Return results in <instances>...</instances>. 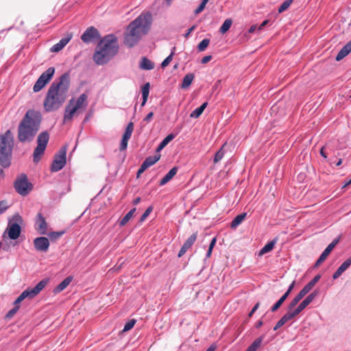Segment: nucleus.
Returning a JSON list of instances; mask_svg holds the SVG:
<instances>
[{
	"mask_svg": "<svg viewBox=\"0 0 351 351\" xmlns=\"http://www.w3.org/2000/svg\"><path fill=\"white\" fill-rule=\"evenodd\" d=\"M119 50L117 38L114 34L104 36L96 47L93 58L98 65H103L108 62Z\"/></svg>",
	"mask_w": 351,
	"mask_h": 351,
	"instance_id": "obj_3",
	"label": "nucleus"
},
{
	"mask_svg": "<svg viewBox=\"0 0 351 351\" xmlns=\"http://www.w3.org/2000/svg\"><path fill=\"white\" fill-rule=\"evenodd\" d=\"M224 156V152L222 149H219L215 155L214 162L217 163L220 161Z\"/></svg>",
	"mask_w": 351,
	"mask_h": 351,
	"instance_id": "obj_46",
	"label": "nucleus"
},
{
	"mask_svg": "<svg viewBox=\"0 0 351 351\" xmlns=\"http://www.w3.org/2000/svg\"><path fill=\"white\" fill-rule=\"evenodd\" d=\"M49 140V134L47 131L40 132L37 138V146L34 150L33 160L37 163L43 155Z\"/></svg>",
	"mask_w": 351,
	"mask_h": 351,
	"instance_id": "obj_7",
	"label": "nucleus"
},
{
	"mask_svg": "<svg viewBox=\"0 0 351 351\" xmlns=\"http://www.w3.org/2000/svg\"><path fill=\"white\" fill-rule=\"evenodd\" d=\"M178 168L174 167L160 180V185L163 186L169 182L172 178L176 174Z\"/></svg>",
	"mask_w": 351,
	"mask_h": 351,
	"instance_id": "obj_27",
	"label": "nucleus"
},
{
	"mask_svg": "<svg viewBox=\"0 0 351 351\" xmlns=\"http://www.w3.org/2000/svg\"><path fill=\"white\" fill-rule=\"evenodd\" d=\"M232 21L230 19H226L221 26L220 27L219 32L221 34H225L229 30L232 25Z\"/></svg>",
	"mask_w": 351,
	"mask_h": 351,
	"instance_id": "obj_40",
	"label": "nucleus"
},
{
	"mask_svg": "<svg viewBox=\"0 0 351 351\" xmlns=\"http://www.w3.org/2000/svg\"><path fill=\"white\" fill-rule=\"evenodd\" d=\"M317 290L313 291L310 293L293 311L291 312L294 313L296 317L300 312H302L308 304H310L315 297L318 295Z\"/></svg>",
	"mask_w": 351,
	"mask_h": 351,
	"instance_id": "obj_14",
	"label": "nucleus"
},
{
	"mask_svg": "<svg viewBox=\"0 0 351 351\" xmlns=\"http://www.w3.org/2000/svg\"><path fill=\"white\" fill-rule=\"evenodd\" d=\"M195 29V25L191 27L184 34V37L187 38L191 34V32Z\"/></svg>",
	"mask_w": 351,
	"mask_h": 351,
	"instance_id": "obj_58",
	"label": "nucleus"
},
{
	"mask_svg": "<svg viewBox=\"0 0 351 351\" xmlns=\"http://www.w3.org/2000/svg\"><path fill=\"white\" fill-rule=\"evenodd\" d=\"M154 113L152 112H149L146 117L143 119V121L148 123L150 121L151 119L153 117Z\"/></svg>",
	"mask_w": 351,
	"mask_h": 351,
	"instance_id": "obj_56",
	"label": "nucleus"
},
{
	"mask_svg": "<svg viewBox=\"0 0 351 351\" xmlns=\"http://www.w3.org/2000/svg\"><path fill=\"white\" fill-rule=\"evenodd\" d=\"M152 23V15L150 12L141 14L136 19L132 21L128 27L132 32H136L141 37L149 32Z\"/></svg>",
	"mask_w": 351,
	"mask_h": 351,
	"instance_id": "obj_6",
	"label": "nucleus"
},
{
	"mask_svg": "<svg viewBox=\"0 0 351 351\" xmlns=\"http://www.w3.org/2000/svg\"><path fill=\"white\" fill-rule=\"evenodd\" d=\"M73 280V277L69 276L64 278L60 284H58L53 289L55 293H58L65 289Z\"/></svg>",
	"mask_w": 351,
	"mask_h": 351,
	"instance_id": "obj_25",
	"label": "nucleus"
},
{
	"mask_svg": "<svg viewBox=\"0 0 351 351\" xmlns=\"http://www.w3.org/2000/svg\"><path fill=\"white\" fill-rule=\"evenodd\" d=\"M64 234V232H52L49 234V237L51 240H56Z\"/></svg>",
	"mask_w": 351,
	"mask_h": 351,
	"instance_id": "obj_50",
	"label": "nucleus"
},
{
	"mask_svg": "<svg viewBox=\"0 0 351 351\" xmlns=\"http://www.w3.org/2000/svg\"><path fill=\"white\" fill-rule=\"evenodd\" d=\"M176 137V134H173V133H171L169 134H168L161 142L158 145L157 149H156V152H160L161 150H162L167 145V144L171 141L173 139H174Z\"/></svg>",
	"mask_w": 351,
	"mask_h": 351,
	"instance_id": "obj_31",
	"label": "nucleus"
},
{
	"mask_svg": "<svg viewBox=\"0 0 351 351\" xmlns=\"http://www.w3.org/2000/svg\"><path fill=\"white\" fill-rule=\"evenodd\" d=\"M206 3H207L206 2L202 0V2L199 5V6L194 11L195 14H198L200 12H202L204 10V9L205 8Z\"/></svg>",
	"mask_w": 351,
	"mask_h": 351,
	"instance_id": "obj_51",
	"label": "nucleus"
},
{
	"mask_svg": "<svg viewBox=\"0 0 351 351\" xmlns=\"http://www.w3.org/2000/svg\"><path fill=\"white\" fill-rule=\"evenodd\" d=\"M351 265V256L346 259L332 275L334 280L337 279Z\"/></svg>",
	"mask_w": 351,
	"mask_h": 351,
	"instance_id": "obj_20",
	"label": "nucleus"
},
{
	"mask_svg": "<svg viewBox=\"0 0 351 351\" xmlns=\"http://www.w3.org/2000/svg\"><path fill=\"white\" fill-rule=\"evenodd\" d=\"M55 73V68L49 67L38 77L33 86L34 92L40 91L51 80Z\"/></svg>",
	"mask_w": 351,
	"mask_h": 351,
	"instance_id": "obj_11",
	"label": "nucleus"
},
{
	"mask_svg": "<svg viewBox=\"0 0 351 351\" xmlns=\"http://www.w3.org/2000/svg\"><path fill=\"white\" fill-rule=\"evenodd\" d=\"M74 99L69 100V104L65 107L64 114V122L71 121L73 118L75 113L79 110L73 105Z\"/></svg>",
	"mask_w": 351,
	"mask_h": 351,
	"instance_id": "obj_17",
	"label": "nucleus"
},
{
	"mask_svg": "<svg viewBox=\"0 0 351 351\" xmlns=\"http://www.w3.org/2000/svg\"><path fill=\"white\" fill-rule=\"evenodd\" d=\"M136 208H134L130 210L120 221L119 226L123 227L127 224V223L133 217Z\"/></svg>",
	"mask_w": 351,
	"mask_h": 351,
	"instance_id": "obj_34",
	"label": "nucleus"
},
{
	"mask_svg": "<svg viewBox=\"0 0 351 351\" xmlns=\"http://www.w3.org/2000/svg\"><path fill=\"white\" fill-rule=\"evenodd\" d=\"M160 158V155H154L152 156L147 157L145 160L143 162L142 165H144V167L147 169L149 167L154 165L156 162L159 160Z\"/></svg>",
	"mask_w": 351,
	"mask_h": 351,
	"instance_id": "obj_30",
	"label": "nucleus"
},
{
	"mask_svg": "<svg viewBox=\"0 0 351 351\" xmlns=\"http://www.w3.org/2000/svg\"><path fill=\"white\" fill-rule=\"evenodd\" d=\"M41 113L33 109L28 110L18 126V140L21 143L31 142L40 130Z\"/></svg>",
	"mask_w": 351,
	"mask_h": 351,
	"instance_id": "obj_2",
	"label": "nucleus"
},
{
	"mask_svg": "<svg viewBox=\"0 0 351 351\" xmlns=\"http://www.w3.org/2000/svg\"><path fill=\"white\" fill-rule=\"evenodd\" d=\"M351 51V40L349 41L342 49L339 51L336 56V60L339 61L348 56Z\"/></svg>",
	"mask_w": 351,
	"mask_h": 351,
	"instance_id": "obj_26",
	"label": "nucleus"
},
{
	"mask_svg": "<svg viewBox=\"0 0 351 351\" xmlns=\"http://www.w3.org/2000/svg\"><path fill=\"white\" fill-rule=\"evenodd\" d=\"M16 191L22 196L27 195L32 189V184L28 181L25 174L19 176L14 184Z\"/></svg>",
	"mask_w": 351,
	"mask_h": 351,
	"instance_id": "obj_8",
	"label": "nucleus"
},
{
	"mask_svg": "<svg viewBox=\"0 0 351 351\" xmlns=\"http://www.w3.org/2000/svg\"><path fill=\"white\" fill-rule=\"evenodd\" d=\"M208 105L207 102L203 103L199 107L195 109L193 111L191 112L190 117L191 118H198L204 112L205 108H206Z\"/></svg>",
	"mask_w": 351,
	"mask_h": 351,
	"instance_id": "obj_35",
	"label": "nucleus"
},
{
	"mask_svg": "<svg viewBox=\"0 0 351 351\" xmlns=\"http://www.w3.org/2000/svg\"><path fill=\"white\" fill-rule=\"evenodd\" d=\"M320 155L325 159L327 158V154L326 153L324 152V147H322V149H320Z\"/></svg>",
	"mask_w": 351,
	"mask_h": 351,
	"instance_id": "obj_60",
	"label": "nucleus"
},
{
	"mask_svg": "<svg viewBox=\"0 0 351 351\" xmlns=\"http://www.w3.org/2000/svg\"><path fill=\"white\" fill-rule=\"evenodd\" d=\"M212 59V56L210 55H208V56H204L202 60H201V63L202 64H206L207 62H208L210 60H211Z\"/></svg>",
	"mask_w": 351,
	"mask_h": 351,
	"instance_id": "obj_54",
	"label": "nucleus"
},
{
	"mask_svg": "<svg viewBox=\"0 0 351 351\" xmlns=\"http://www.w3.org/2000/svg\"><path fill=\"white\" fill-rule=\"evenodd\" d=\"M176 47H173L171 49V52L169 56H168L161 63V67L165 68L169 65V64L171 62L173 56L175 54Z\"/></svg>",
	"mask_w": 351,
	"mask_h": 351,
	"instance_id": "obj_41",
	"label": "nucleus"
},
{
	"mask_svg": "<svg viewBox=\"0 0 351 351\" xmlns=\"http://www.w3.org/2000/svg\"><path fill=\"white\" fill-rule=\"evenodd\" d=\"M129 139H130V138H128V137H125V136L122 137L121 145H120V148H119L121 151H123L127 149L128 143Z\"/></svg>",
	"mask_w": 351,
	"mask_h": 351,
	"instance_id": "obj_48",
	"label": "nucleus"
},
{
	"mask_svg": "<svg viewBox=\"0 0 351 351\" xmlns=\"http://www.w3.org/2000/svg\"><path fill=\"white\" fill-rule=\"evenodd\" d=\"M295 286V281H293L291 285L289 286V288L287 290V291L285 293V294H287V296L289 295L290 293L291 292V291L293 290V287Z\"/></svg>",
	"mask_w": 351,
	"mask_h": 351,
	"instance_id": "obj_55",
	"label": "nucleus"
},
{
	"mask_svg": "<svg viewBox=\"0 0 351 351\" xmlns=\"http://www.w3.org/2000/svg\"><path fill=\"white\" fill-rule=\"evenodd\" d=\"M70 85V77L68 73H64L50 85L43 101L46 112L58 110L64 103Z\"/></svg>",
	"mask_w": 351,
	"mask_h": 351,
	"instance_id": "obj_1",
	"label": "nucleus"
},
{
	"mask_svg": "<svg viewBox=\"0 0 351 351\" xmlns=\"http://www.w3.org/2000/svg\"><path fill=\"white\" fill-rule=\"evenodd\" d=\"M13 146V134L8 130L0 135V165L3 168L8 167L11 164Z\"/></svg>",
	"mask_w": 351,
	"mask_h": 351,
	"instance_id": "obj_4",
	"label": "nucleus"
},
{
	"mask_svg": "<svg viewBox=\"0 0 351 351\" xmlns=\"http://www.w3.org/2000/svg\"><path fill=\"white\" fill-rule=\"evenodd\" d=\"M133 130H134V124L132 122H130L128 124V125L125 130L123 136L128 137V138H130V137L132 136V133L133 132Z\"/></svg>",
	"mask_w": 351,
	"mask_h": 351,
	"instance_id": "obj_43",
	"label": "nucleus"
},
{
	"mask_svg": "<svg viewBox=\"0 0 351 351\" xmlns=\"http://www.w3.org/2000/svg\"><path fill=\"white\" fill-rule=\"evenodd\" d=\"M197 239V233L192 234L187 240L184 243L181 249L180 250L178 256L182 257L186 251L194 244L195 241Z\"/></svg>",
	"mask_w": 351,
	"mask_h": 351,
	"instance_id": "obj_18",
	"label": "nucleus"
},
{
	"mask_svg": "<svg viewBox=\"0 0 351 351\" xmlns=\"http://www.w3.org/2000/svg\"><path fill=\"white\" fill-rule=\"evenodd\" d=\"M194 75L193 73H188L186 74L182 82V88H188L192 83L193 79H194Z\"/></svg>",
	"mask_w": 351,
	"mask_h": 351,
	"instance_id": "obj_38",
	"label": "nucleus"
},
{
	"mask_svg": "<svg viewBox=\"0 0 351 351\" xmlns=\"http://www.w3.org/2000/svg\"><path fill=\"white\" fill-rule=\"evenodd\" d=\"M292 2H293V0L285 1L278 8V12L282 13V12H285L290 6V5L291 4Z\"/></svg>",
	"mask_w": 351,
	"mask_h": 351,
	"instance_id": "obj_44",
	"label": "nucleus"
},
{
	"mask_svg": "<svg viewBox=\"0 0 351 351\" xmlns=\"http://www.w3.org/2000/svg\"><path fill=\"white\" fill-rule=\"evenodd\" d=\"M100 38L99 31L93 26L88 27L82 34L81 39L85 43H90Z\"/></svg>",
	"mask_w": 351,
	"mask_h": 351,
	"instance_id": "obj_13",
	"label": "nucleus"
},
{
	"mask_svg": "<svg viewBox=\"0 0 351 351\" xmlns=\"http://www.w3.org/2000/svg\"><path fill=\"white\" fill-rule=\"evenodd\" d=\"M66 147L63 146L55 155L50 170L52 172H57L61 170L66 162Z\"/></svg>",
	"mask_w": 351,
	"mask_h": 351,
	"instance_id": "obj_9",
	"label": "nucleus"
},
{
	"mask_svg": "<svg viewBox=\"0 0 351 351\" xmlns=\"http://www.w3.org/2000/svg\"><path fill=\"white\" fill-rule=\"evenodd\" d=\"M295 317V316L294 315V313H293L291 311H287L276 323V326L274 327V330H277L278 328L285 324L288 321L293 319Z\"/></svg>",
	"mask_w": 351,
	"mask_h": 351,
	"instance_id": "obj_22",
	"label": "nucleus"
},
{
	"mask_svg": "<svg viewBox=\"0 0 351 351\" xmlns=\"http://www.w3.org/2000/svg\"><path fill=\"white\" fill-rule=\"evenodd\" d=\"M288 298L287 294H283L281 298L271 306V311L275 312L276 311L280 306L283 304L285 300Z\"/></svg>",
	"mask_w": 351,
	"mask_h": 351,
	"instance_id": "obj_39",
	"label": "nucleus"
},
{
	"mask_svg": "<svg viewBox=\"0 0 351 351\" xmlns=\"http://www.w3.org/2000/svg\"><path fill=\"white\" fill-rule=\"evenodd\" d=\"M149 83H146L144 84V86L142 88V97H143V101L141 104V106H145V104L147 102L149 93Z\"/></svg>",
	"mask_w": 351,
	"mask_h": 351,
	"instance_id": "obj_37",
	"label": "nucleus"
},
{
	"mask_svg": "<svg viewBox=\"0 0 351 351\" xmlns=\"http://www.w3.org/2000/svg\"><path fill=\"white\" fill-rule=\"evenodd\" d=\"M215 244H216V238H213V239L211 240V241H210V244H209V247H208V248H210V249L213 250V247H214V246L215 245Z\"/></svg>",
	"mask_w": 351,
	"mask_h": 351,
	"instance_id": "obj_59",
	"label": "nucleus"
},
{
	"mask_svg": "<svg viewBox=\"0 0 351 351\" xmlns=\"http://www.w3.org/2000/svg\"><path fill=\"white\" fill-rule=\"evenodd\" d=\"M140 68L143 70H152L154 67V64L146 57H143L141 59L139 65Z\"/></svg>",
	"mask_w": 351,
	"mask_h": 351,
	"instance_id": "obj_32",
	"label": "nucleus"
},
{
	"mask_svg": "<svg viewBox=\"0 0 351 351\" xmlns=\"http://www.w3.org/2000/svg\"><path fill=\"white\" fill-rule=\"evenodd\" d=\"M152 208L151 206H149V208H147L145 211L143 213V214L141 215V221H143L144 220H145V219L149 216V215L150 214V213L152 212Z\"/></svg>",
	"mask_w": 351,
	"mask_h": 351,
	"instance_id": "obj_52",
	"label": "nucleus"
},
{
	"mask_svg": "<svg viewBox=\"0 0 351 351\" xmlns=\"http://www.w3.org/2000/svg\"><path fill=\"white\" fill-rule=\"evenodd\" d=\"M141 201V198L140 197H136L134 201H133V204L134 205H136L138 204Z\"/></svg>",
	"mask_w": 351,
	"mask_h": 351,
	"instance_id": "obj_64",
	"label": "nucleus"
},
{
	"mask_svg": "<svg viewBox=\"0 0 351 351\" xmlns=\"http://www.w3.org/2000/svg\"><path fill=\"white\" fill-rule=\"evenodd\" d=\"M320 278H321V275L320 274H317L315 276H314V278L311 281H309L303 287V289L307 293H308L313 289V287L315 286V285L320 280Z\"/></svg>",
	"mask_w": 351,
	"mask_h": 351,
	"instance_id": "obj_36",
	"label": "nucleus"
},
{
	"mask_svg": "<svg viewBox=\"0 0 351 351\" xmlns=\"http://www.w3.org/2000/svg\"><path fill=\"white\" fill-rule=\"evenodd\" d=\"M247 215L246 213H243L237 217L234 218V219L232 221L230 227L232 229H236L245 219V217Z\"/></svg>",
	"mask_w": 351,
	"mask_h": 351,
	"instance_id": "obj_33",
	"label": "nucleus"
},
{
	"mask_svg": "<svg viewBox=\"0 0 351 351\" xmlns=\"http://www.w3.org/2000/svg\"><path fill=\"white\" fill-rule=\"evenodd\" d=\"M12 220L15 221V222L10 221L6 229V231L8 234V237L10 239L15 240L18 239L21 232V228L19 223L22 222V218L19 214H15Z\"/></svg>",
	"mask_w": 351,
	"mask_h": 351,
	"instance_id": "obj_10",
	"label": "nucleus"
},
{
	"mask_svg": "<svg viewBox=\"0 0 351 351\" xmlns=\"http://www.w3.org/2000/svg\"><path fill=\"white\" fill-rule=\"evenodd\" d=\"M48 279L40 280L34 287H29L23 291L14 302V307L6 314L7 318H11L15 315L20 308L19 304L25 298L32 299L36 296L47 285Z\"/></svg>",
	"mask_w": 351,
	"mask_h": 351,
	"instance_id": "obj_5",
	"label": "nucleus"
},
{
	"mask_svg": "<svg viewBox=\"0 0 351 351\" xmlns=\"http://www.w3.org/2000/svg\"><path fill=\"white\" fill-rule=\"evenodd\" d=\"M72 38V35H67L66 37L62 38L58 43L55 44L51 48L52 52H58L62 50L66 44L70 41Z\"/></svg>",
	"mask_w": 351,
	"mask_h": 351,
	"instance_id": "obj_21",
	"label": "nucleus"
},
{
	"mask_svg": "<svg viewBox=\"0 0 351 351\" xmlns=\"http://www.w3.org/2000/svg\"><path fill=\"white\" fill-rule=\"evenodd\" d=\"M135 323H136V320L135 319H130V321L126 322V324L124 326V328H123V330L124 332L130 330V329H132L134 327Z\"/></svg>",
	"mask_w": 351,
	"mask_h": 351,
	"instance_id": "obj_45",
	"label": "nucleus"
},
{
	"mask_svg": "<svg viewBox=\"0 0 351 351\" xmlns=\"http://www.w3.org/2000/svg\"><path fill=\"white\" fill-rule=\"evenodd\" d=\"M9 208L8 203L5 200H2L0 202V215L6 211V210Z\"/></svg>",
	"mask_w": 351,
	"mask_h": 351,
	"instance_id": "obj_49",
	"label": "nucleus"
},
{
	"mask_svg": "<svg viewBox=\"0 0 351 351\" xmlns=\"http://www.w3.org/2000/svg\"><path fill=\"white\" fill-rule=\"evenodd\" d=\"M88 95L86 93L80 95L76 100L74 99L73 105L78 109L86 108L88 106Z\"/></svg>",
	"mask_w": 351,
	"mask_h": 351,
	"instance_id": "obj_23",
	"label": "nucleus"
},
{
	"mask_svg": "<svg viewBox=\"0 0 351 351\" xmlns=\"http://www.w3.org/2000/svg\"><path fill=\"white\" fill-rule=\"evenodd\" d=\"M268 23V21L267 20H265L261 24V25L258 27V29H261L262 28H263Z\"/></svg>",
	"mask_w": 351,
	"mask_h": 351,
	"instance_id": "obj_63",
	"label": "nucleus"
},
{
	"mask_svg": "<svg viewBox=\"0 0 351 351\" xmlns=\"http://www.w3.org/2000/svg\"><path fill=\"white\" fill-rule=\"evenodd\" d=\"M307 293H308L302 288V289L299 292V293L289 304L288 311H291V310Z\"/></svg>",
	"mask_w": 351,
	"mask_h": 351,
	"instance_id": "obj_24",
	"label": "nucleus"
},
{
	"mask_svg": "<svg viewBox=\"0 0 351 351\" xmlns=\"http://www.w3.org/2000/svg\"><path fill=\"white\" fill-rule=\"evenodd\" d=\"M263 324V322L261 319V320H258V322H256V323L255 324V328H259L260 327H261Z\"/></svg>",
	"mask_w": 351,
	"mask_h": 351,
	"instance_id": "obj_61",
	"label": "nucleus"
},
{
	"mask_svg": "<svg viewBox=\"0 0 351 351\" xmlns=\"http://www.w3.org/2000/svg\"><path fill=\"white\" fill-rule=\"evenodd\" d=\"M265 335H263L256 339L250 346L245 350V351H256L259 348L263 343V341Z\"/></svg>",
	"mask_w": 351,
	"mask_h": 351,
	"instance_id": "obj_29",
	"label": "nucleus"
},
{
	"mask_svg": "<svg viewBox=\"0 0 351 351\" xmlns=\"http://www.w3.org/2000/svg\"><path fill=\"white\" fill-rule=\"evenodd\" d=\"M141 38V37L138 34L132 32L129 27H127L123 38L125 45L130 48L133 47L138 43Z\"/></svg>",
	"mask_w": 351,
	"mask_h": 351,
	"instance_id": "obj_12",
	"label": "nucleus"
},
{
	"mask_svg": "<svg viewBox=\"0 0 351 351\" xmlns=\"http://www.w3.org/2000/svg\"><path fill=\"white\" fill-rule=\"evenodd\" d=\"M278 238H275L273 240L269 241L258 252L259 256H263V254L271 252L276 243H277Z\"/></svg>",
	"mask_w": 351,
	"mask_h": 351,
	"instance_id": "obj_28",
	"label": "nucleus"
},
{
	"mask_svg": "<svg viewBox=\"0 0 351 351\" xmlns=\"http://www.w3.org/2000/svg\"><path fill=\"white\" fill-rule=\"evenodd\" d=\"M36 229L39 232L40 234H45L47 233V222L41 213H38L37 215Z\"/></svg>",
	"mask_w": 351,
	"mask_h": 351,
	"instance_id": "obj_19",
	"label": "nucleus"
},
{
	"mask_svg": "<svg viewBox=\"0 0 351 351\" xmlns=\"http://www.w3.org/2000/svg\"><path fill=\"white\" fill-rule=\"evenodd\" d=\"M256 28L257 27L256 25H252L248 30L249 33H254L256 31Z\"/></svg>",
	"mask_w": 351,
	"mask_h": 351,
	"instance_id": "obj_62",
	"label": "nucleus"
},
{
	"mask_svg": "<svg viewBox=\"0 0 351 351\" xmlns=\"http://www.w3.org/2000/svg\"><path fill=\"white\" fill-rule=\"evenodd\" d=\"M259 306H260V303L259 302L256 303V304L254 306V307L252 308V310L249 313L248 316L250 317H251L253 315V314L256 312V311L259 308Z\"/></svg>",
	"mask_w": 351,
	"mask_h": 351,
	"instance_id": "obj_53",
	"label": "nucleus"
},
{
	"mask_svg": "<svg viewBox=\"0 0 351 351\" xmlns=\"http://www.w3.org/2000/svg\"><path fill=\"white\" fill-rule=\"evenodd\" d=\"M147 169L141 164L140 168L137 171V177H139L141 173H143Z\"/></svg>",
	"mask_w": 351,
	"mask_h": 351,
	"instance_id": "obj_57",
	"label": "nucleus"
},
{
	"mask_svg": "<svg viewBox=\"0 0 351 351\" xmlns=\"http://www.w3.org/2000/svg\"><path fill=\"white\" fill-rule=\"evenodd\" d=\"M129 139H130V138H128V137H125V136L122 137L121 145H120V148H119L121 151H123L127 149L128 143Z\"/></svg>",
	"mask_w": 351,
	"mask_h": 351,
	"instance_id": "obj_47",
	"label": "nucleus"
},
{
	"mask_svg": "<svg viewBox=\"0 0 351 351\" xmlns=\"http://www.w3.org/2000/svg\"><path fill=\"white\" fill-rule=\"evenodd\" d=\"M210 43V40L208 38L203 39L197 45V49L199 51H204Z\"/></svg>",
	"mask_w": 351,
	"mask_h": 351,
	"instance_id": "obj_42",
	"label": "nucleus"
},
{
	"mask_svg": "<svg viewBox=\"0 0 351 351\" xmlns=\"http://www.w3.org/2000/svg\"><path fill=\"white\" fill-rule=\"evenodd\" d=\"M34 245L37 251L46 252L49 250V241L47 237H37L34 240Z\"/></svg>",
	"mask_w": 351,
	"mask_h": 351,
	"instance_id": "obj_16",
	"label": "nucleus"
},
{
	"mask_svg": "<svg viewBox=\"0 0 351 351\" xmlns=\"http://www.w3.org/2000/svg\"><path fill=\"white\" fill-rule=\"evenodd\" d=\"M338 242L339 239H335L326 247V248L324 250V252L321 254L318 259L316 261L314 265L315 267H318L321 263H322L326 260L327 256L329 255V254L331 252L333 248L336 246Z\"/></svg>",
	"mask_w": 351,
	"mask_h": 351,
	"instance_id": "obj_15",
	"label": "nucleus"
}]
</instances>
